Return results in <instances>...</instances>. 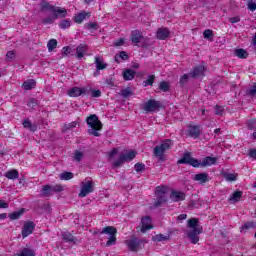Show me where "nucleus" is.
<instances>
[{"label":"nucleus","mask_w":256,"mask_h":256,"mask_svg":"<svg viewBox=\"0 0 256 256\" xmlns=\"http://www.w3.org/2000/svg\"><path fill=\"white\" fill-rule=\"evenodd\" d=\"M86 123L88 125V135H93L94 137H101V129H103V124L97 115L92 114L86 118Z\"/></svg>","instance_id":"nucleus-1"},{"label":"nucleus","mask_w":256,"mask_h":256,"mask_svg":"<svg viewBox=\"0 0 256 256\" xmlns=\"http://www.w3.org/2000/svg\"><path fill=\"white\" fill-rule=\"evenodd\" d=\"M95 191V182L91 178H86L80 184V193L79 197H87L90 193Z\"/></svg>","instance_id":"nucleus-2"},{"label":"nucleus","mask_w":256,"mask_h":256,"mask_svg":"<svg viewBox=\"0 0 256 256\" xmlns=\"http://www.w3.org/2000/svg\"><path fill=\"white\" fill-rule=\"evenodd\" d=\"M101 235H109L108 241L106 242L107 247H111V245H115L117 243V228L113 226H106L100 232Z\"/></svg>","instance_id":"nucleus-3"},{"label":"nucleus","mask_w":256,"mask_h":256,"mask_svg":"<svg viewBox=\"0 0 256 256\" xmlns=\"http://www.w3.org/2000/svg\"><path fill=\"white\" fill-rule=\"evenodd\" d=\"M172 145L173 142L171 140H164L160 146H156L154 148V154L160 159V161H165V157L163 156V154L165 153V151H169Z\"/></svg>","instance_id":"nucleus-4"},{"label":"nucleus","mask_w":256,"mask_h":256,"mask_svg":"<svg viewBox=\"0 0 256 256\" xmlns=\"http://www.w3.org/2000/svg\"><path fill=\"white\" fill-rule=\"evenodd\" d=\"M137 156V152L135 150H130L124 154H122L114 163V167H121L123 163L127 161H133L135 157Z\"/></svg>","instance_id":"nucleus-5"},{"label":"nucleus","mask_w":256,"mask_h":256,"mask_svg":"<svg viewBox=\"0 0 256 256\" xmlns=\"http://www.w3.org/2000/svg\"><path fill=\"white\" fill-rule=\"evenodd\" d=\"M179 164L185 163L186 165H191L192 167H201V162L199 160L191 157V153H186L184 156L178 160Z\"/></svg>","instance_id":"nucleus-6"},{"label":"nucleus","mask_w":256,"mask_h":256,"mask_svg":"<svg viewBox=\"0 0 256 256\" xmlns=\"http://www.w3.org/2000/svg\"><path fill=\"white\" fill-rule=\"evenodd\" d=\"M156 197L158 201L156 202V207H159L161 203H165L167 201V187L164 186H158L156 188Z\"/></svg>","instance_id":"nucleus-7"},{"label":"nucleus","mask_w":256,"mask_h":256,"mask_svg":"<svg viewBox=\"0 0 256 256\" xmlns=\"http://www.w3.org/2000/svg\"><path fill=\"white\" fill-rule=\"evenodd\" d=\"M87 87H72L68 90L69 97H81V95H87Z\"/></svg>","instance_id":"nucleus-8"},{"label":"nucleus","mask_w":256,"mask_h":256,"mask_svg":"<svg viewBox=\"0 0 256 256\" xmlns=\"http://www.w3.org/2000/svg\"><path fill=\"white\" fill-rule=\"evenodd\" d=\"M160 107L159 102L155 101V100H149L143 107L144 111H146V113H155V111H158Z\"/></svg>","instance_id":"nucleus-9"},{"label":"nucleus","mask_w":256,"mask_h":256,"mask_svg":"<svg viewBox=\"0 0 256 256\" xmlns=\"http://www.w3.org/2000/svg\"><path fill=\"white\" fill-rule=\"evenodd\" d=\"M153 227V223L151 222V217L145 216L141 219V233H146Z\"/></svg>","instance_id":"nucleus-10"},{"label":"nucleus","mask_w":256,"mask_h":256,"mask_svg":"<svg viewBox=\"0 0 256 256\" xmlns=\"http://www.w3.org/2000/svg\"><path fill=\"white\" fill-rule=\"evenodd\" d=\"M201 231H203V229H198L196 228V230H189L187 235L188 238L190 239L191 243H193L194 245L196 243H199V235H201Z\"/></svg>","instance_id":"nucleus-11"},{"label":"nucleus","mask_w":256,"mask_h":256,"mask_svg":"<svg viewBox=\"0 0 256 256\" xmlns=\"http://www.w3.org/2000/svg\"><path fill=\"white\" fill-rule=\"evenodd\" d=\"M185 192L179 191V190H174L170 194V199L171 201L174 202H179V201H185Z\"/></svg>","instance_id":"nucleus-12"},{"label":"nucleus","mask_w":256,"mask_h":256,"mask_svg":"<svg viewBox=\"0 0 256 256\" xmlns=\"http://www.w3.org/2000/svg\"><path fill=\"white\" fill-rule=\"evenodd\" d=\"M35 230V224L33 222H27L24 224L22 229V237H29Z\"/></svg>","instance_id":"nucleus-13"},{"label":"nucleus","mask_w":256,"mask_h":256,"mask_svg":"<svg viewBox=\"0 0 256 256\" xmlns=\"http://www.w3.org/2000/svg\"><path fill=\"white\" fill-rule=\"evenodd\" d=\"M169 35H171V32L167 28H159L156 32V37L160 41H165Z\"/></svg>","instance_id":"nucleus-14"},{"label":"nucleus","mask_w":256,"mask_h":256,"mask_svg":"<svg viewBox=\"0 0 256 256\" xmlns=\"http://www.w3.org/2000/svg\"><path fill=\"white\" fill-rule=\"evenodd\" d=\"M204 76H205V66L204 65L197 66L190 73V77H204Z\"/></svg>","instance_id":"nucleus-15"},{"label":"nucleus","mask_w":256,"mask_h":256,"mask_svg":"<svg viewBox=\"0 0 256 256\" xmlns=\"http://www.w3.org/2000/svg\"><path fill=\"white\" fill-rule=\"evenodd\" d=\"M88 47L86 44H80L76 48V56L77 59H83L85 57V54L87 53Z\"/></svg>","instance_id":"nucleus-16"},{"label":"nucleus","mask_w":256,"mask_h":256,"mask_svg":"<svg viewBox=\"0 0 256 256\" xmlns=\"http://www.w3.org/2000/svg\"><path fill=\"white\" fill-rule=\"evenodd\" d=\"M141 39H143V34L139 30L132 31L131 34V41L134 43V45H138V43H141Z\"/></svg>","instance_id":"nucleus-17"},{"label":"nucleus","mask_w":256,"mask_h":256,"mask_svg":"<svg viewBox=\"0 0 256 256\" xmlns=\"http://www.w3.org/2000/svg\"><path fill=\"white\" fill-rule=\"evenodd\" d=\"M193 179L194 181H198V183L203 185V183H207L209 181V174L207 173L196 174L194 175Z\"/></svg>","instance_id":"nucleus-18"},{"label":"nucleus","mask_w":256,"mask_h":256,"mask_svg":"<svg viewBox=\"0 0 256 256\" xmlns=\"http://www.w3.org/2000/svg\"><path fill=\"white\" fill-rule=\"evenodd\" d=\"M54 15V19H59V17H67V9L61 8V7H56L54 9V12H52Z\"/></svg>","instance_id":"nucleus-19"},{"label":"nucleus","mask_w":256,"mask_h":256,"mask_svg":"<svg viewBox=\"0 0 256 256\" xmlns=\"http://www.w3.org/2000/svg\"><path fill=\"white\" fill-rule=\"evenodd\" d=\"M217 163V158L213 157H206L203 159L202 162H200L201 167H210V165H215Z\"/></svg>","instance_id":"nucleus-20"},{"label":"nucleus","mask_w":256,"mask_h":256,"mask_svg":"<svg viewBox=\"0 0 256 256\" xmlns=\"http://www.w3.org/2000/svg\"><path fill=\"white\" fill-rule=\"evenodd\" d=\"M188 133L190 137L197 139V137H199V134L201 133V130L199 129V126H189Z\"/></svg>","instance_id":"nucleus-21"},{"label":"nucleus","mask_w":256,"mask_h":256,"mask_svg":"<svg viewBox=\"0 0 256 256\" xmlns=\"http://www.w3.org/2000/svg\"><path fill=\"white\" fill-rule=\"evenodd\" d=\"M95 65L97 71H103V69H107V63H105V61L99 57L95 58Z\"/></svg>","instance_id":"nucleus-22"},{"label":"nucleus","mask_w":256,"mask_h":256,"mask_svg":"<svg viewBox=\"0 0 256 256\" xmlns=\"http://www.w3.org/2000/svg\"><path fill=\"white\" fill-rule=\"evenodd\" d=\"M35 85H37V82H35V80L30 79L25 81L22 84L23 89H25V91H31V89H35Z\"/></svg>","instance_id":"nucleus-23"},{"label":"nucleus","mask_w":256,"mask_h":256,"mask_svg":"<svg viewBox=\"0 0 256 256\" xmlns=\"http://www.w3.org/2000/svg\"><path fill=\"white\" fill-rule=\"evenodd\" d=\"M199 222L197 219H190L188 220V227L190 228L189 231H195L197 229H203L201 226L198 224Z\"/></svg>","instance_id":"nucleus-24"},{"label":"nucleus","mask_w":256,"mask_h":256,"mask_svg":"<svg viewBox=\"0 0 256 256\" xmlns=\"http://www.w3.org/2000/svg\"><path fill=\"white\" fill-rule=\"evenodd\" d=\"M89 16V13L81 12L74 17V21L75 23H83V21H85V19H87Z\"/></svg>","instance_id":"nucleus-25"},{"label":"nucleus","mask_w":256,"mask_h":256,"mask_svg":"<svg viewBox=\"0 0 256 256\" xmlns=\"http://www.w3.org/2000/svg\"><path fill=\"white\" fill-rule=\"evenodd\" d=\"M62 238L68 243H77V239L70 232H63Z\"/></svg>","instance_id":"nucleus-26"},{"label":"nucleus","mask_w":256,"mask_h":256,"mask_svg":"<svg viewBox=\"0 0 256 256\" xmlns=\"http://www.w3.org/2000/svg\"><path fill=\"white\" fill-rule=\"evenodd\" d=\"M42 195L44 197H51V195H53V186H51V185L43 186Z\"/></svg>","instance_id":"nucleus-27"},{"label":"nucleus","mask_w":256,"mask_h":256,"mask_svg":"<svg viewBox=\"0 0 256 256\" xmlns=\"http://www.w3.org/2000/svg\"><path fill=\"white\" fill-rule=\"evenodd\" d=\"M235 55L239 59H247V57H249V53H247L245 49L241 48L235 50Z\"/></svg>","instance_id":"nucleus-28"},{"label":"nucleus","mask_w":256,"mask_h":256,"mask_svg":"<svg viewBox=\"0 0 256 256\" xmlns=\"http://www.w3.org/2000/svg\"><path fill=\"white\" fill-rule=\"evenodd\" d=\"M127 245L131 251H137L139 249V241L137 239H132L127 242Z\"/></svg>","instance_id":"nucleus-29"},{"label":"nucleus","mask_w":256,"mask_h":256,"mask_svg":"<svg viewBox=\"0 0 256 256\" xmlns=\"http://www.w3.org/2000/svg\"><path fill=\"white\" fill-rule=\"evenodd\" d=\"M241 197H243V192L236 191L230 196L229 201H232V203H237V201H239Z\"/></svg>","instance_id":"nucleus-30"},{"label":"nucleus","mask_w":256,"mask_h":256,"mask_svg":"<svg viewBox=\"0 0 256 256\" xmlns=\"http://www.w3.org/2000/svg\"><path fill=\"white\" fill-rule=\"evenodd\" d=\"M123 77H124L125 81H132V79H135V71H133V70L124 71Z\"/></svg>","instance_id":"nucleus-31"},{"label":"nucleus","mask_w":256,"mask_h":256,"mask_svg":"<svg viewBox=\"0 0 256 256\" xmlns=\"http://www.w3.org/2000/svg\"><path fill=\"white\" fill-rule=\"evenodd\" d=\"M7 179H19V172L17 170H10L5 173Z\"/></svg>","instance_id":"nucleus-32"},{"label":"nucleus","mask_w":256,"mask_h":256,"mask_svg":"<svg viewBox=\"0 0 256 256\" xmlns=\"http://www.w3.org/2000/svg\"><path fill=\"white\" fill-rule=\"evenodd\" d=\"M61 181H69L70 179H73V173L71 172H63L59 175Z\"/></svg>","instance_id":"nucleus-33"},{"label":"nucleus","mask_w":256,"mask_h":256,"mask_svg":"<svg viewBox=\"0 0 256 256\" xmlns=\"http://www.w3.org/2000/svg\"><path fill=\"white\" fill-rule=\"evenodd\" d=\"M18 256H35V251L32 249L24 248Z\"/></svg>","instance_id":"nucleus-34"},{"label":"nucleus","mask_w":256,"mask_h":256,"mask_svg":"<svg viewBox=\"0 0 256 256\" xmlns=\"http://www.w3.org/2000/svg\"><path fill=\"white\" fill-rule=\"evenodd\" d=\"M55 9H56V7L51 5V4H49V3H44L42 5V10L43 11H51V13H54Z\"/></svg>","instance_id":"nucleus-35"},{"label":"nucleus","mask_w":256,"mask_h":256,"mask_svg":"<svg viewBox=\"0 0 256 256\" xmlns=\"http://www.w3.org/2000/svg\"><path fill=\"white\" fill-rule=\"evenodd\" d=\"M224 178L226 181H237V174L235 173H225Z\"/></svg>","instance_id":"nucleus-36"},{"label":"nucleus","mask_w":256,"mask_h":256,"mask_svg":"<svg viewBox=\"0 0 256 256\" xmlns=\"http://www.w3.org/2000/svg\"><path fill=\"white\" fill-rule=\"evenodd\" d=\"M120 95L125 99H127V97H131V95H133V92H131L130 88H125L121 90Z\"/></svg>","instance_id":"nucleus-37"},{"label":"nucleus","mask_w":256,"mask_h":256,"mask_svg":"<svg viewBox=\"0 0 256 256\" xmlns=\"http://www.w3.org/2000/svg\"><path fill=\"white\" fill-rule=\"evenodd\" d=\"M47 47L49 52L53 51L57 47V41L55 39L49 40Z\"/></svg>","instance_id":"nucleus-38"},{"label":"nucleus","mask_w":256,"mask_h":256,"mask_svg":"<svg viewBox=\"0 0 256 256\" xmlns=\"http://www.w3.org/2000/svg\"><path fill=\"white\" fill-rule=\"evenodd\" d=\"M22 125L23 127H25V129H30V131H35V127H33V124H31V121H29V119L24 120Z\"/></svg>","instance_id":"nucleus-39"},{"label":"nucleus","mask_w":256,"mask_h":256,"mask_svg":"<svg viewBox=\"0 0 256 256\" xmlns=\"http://www.w3.org/2000/svg\"><path fill=\"white\" fill-rule=\"evenodd\" d=\"M159 89L160 91H163L164 93H167V91H169V82H161L159 85Z\"/></svg>","instance_id":"nucleus-40"},{"label":"nucleus","mask_w":256,"mask_h":256,"mask_svg":"<svg viewBox=\"0 0 256 256\" xmlns=\"http://www.w3.org/2000/svg\"><path fill=\"white\" fill-rule=\"evenodd\" d=\"M60 29H69L71 27V21L69 20H62L59 24Z\"/></svg>","instance_id":"nucleus-41"},{"label":"nucleus","mask_w":256,"mask_h":256,"mask_svg":"<svg viewBox=\"0 0 256 256\" xmlns=\"http://www.w3.org/2000/svg\"><path fill=\"white\" fill-rule=\"evenodd\" d=\"M247 7L249 11H256V0H248Z\"/></svg>","instance_id":"nucleus-42"},{"label":"nucleus","mask_w":256,"mask_h":256,"mask_svg":"<svg viewBox=\"0 0 256 256\" xmlns=\"http://www.w3.org/2000/svg\"><path fill=\"white\" fill-rule=\"evenodd\" d=\"M22 215H23L22 211H17V212L10 214L9 217L12 221H15V219H19V217H21Z\"/></svg>","instance_id":"nucleus-43"},{"label":"nucleus","mask_w":256,"mask_h":256,"mask_svg":"<svg viewBox=\"0 0 256 256\" xmlns=\"http://www.w3.org/2000/svg\"><path fill=\"white\" fill-rule=\"evenodd\" d=\"M55 19H57V18H55V15L53 14V16H49L47 18H44L43 23L45 25H51V23H53L55 21Z\"/></svg>","instance_id":"nucleus-44"},{"label":"nucleus","mask_w":256,"mask_h":256,"mask_svg":"<svg viewBox=\"0 0 256 256\" xmlns=\"http://www.w3.org/2000/svg\"><path fill=\"white\" fill-rule=\"evenodd\" d=\"M154 82H155V76L154 75H150L148 77V79L146 81H144V86L147 87L149 85H153Z\"/></svg>","instance_id":"nucleus-45"},{"label":"nucleus","mask_w":256,"mask_h":256,"mask_svg":"<svg viewBox=\"0 0 256 256\" xmlns=\"http://www.w3.org/2000/svg\"><path fill=\"white\" fill-rule=\"evenodd\" d=\"M98 27L99 26L95 22H90V23L85 24V28L88 29V30L93 29L95 31V30L98 29Z\"/></svg>","instance_id":"nucleus-46"},{"label":"nucleus","mask_w":256,"mask_h":256,"mask_svg":"<svg viewBox=\"0 0 256 256\" xmlns=\"http://www.w3.org/2000/svg\"><path fill=\"white\" fill-rule=\"evenodd\" d=\"M252 227H255V223L248 222V223H245V224L240 228V231H241V233H243V231H245L246 229H251Z\"/></svg>","instance_id":"nucleus-47"},{"label":"nucleus","mask_w":256,"mask_h":256,"mask_svg":"<svg viewBox=\"0 0 256 256\" xmlns=\"http://www.w3.org/2000/svg\"><path fill=\"white\" fill-rule=\"evenodd\" d=\"M215 114L216 115H225V107H223V106H216L215 107Z\"/></svg>","instance_id":"nucleus-48"},{"label":"nucleus","mask_w":256,"mask_h":256,"mask_svg":"<svg viewBox=\"0 0 256 256\" xmlns=\"http://www.w3.org/2000/svg\"><path fill=\"white\" fill-rule=\"evenodd\" d=\"M167 239H169V237L163 235V234H158L154 237V241H167Z\"/></svg>","instance_id":"nucleus-49"},{"label":"nucleus","mask_w":256,"mask_h":256,"mask_svg":"<svg viewBox=\"0 0 256 256\" xmlns=\"http://www.w3.org/2000/svg\"><path fill=\"white\" fill-rule=\"evenodd\" d=\"M134 169L137 173L143 171L145 169V164L143 163H136Z\"/></svg>","instance_id":"nucleus-50"},{"label":"nucleus","mask_w":256,"mask_h":256,"mask_svg":"<svg viewBox=\"0 0 256 256\" xmlns=\"http://www.w3.org/2000/svg\"><path fill=\"white\" fill-rule=\"evenodd\" d=\"M63 190H64V188L62 185L57 184V185L52 186L53 193H61V191H63Z\"/></svg>","instance_id":"nucleus-51"},{"label":"nucleus","mask_w":256,"mask_h":256,"mask_svg":"<svg viewBox=\"0 0 256 256\" xmlns=\"http://www.w3.org/2000/svg\"><path fill=\"white\" fill-rule=\"evenodd\" d=\"M7 61H13L15 59V51L11 50L6 53Z\"/></svg>","instance_id":"nucleus-52"},{"label":"nucleus","mask_w":256,"mask_h":256,"mask_svg":"<svg viewBox=\"0 0 256 256\" xmlns=\"http://www.w3.org/2000/svg\"><path fill=\"white\" fill-rule=\"evenodd\" d=\"M81 159H83V152L81 151H76L74 153V161H81Z\"/></svg>","instance_id":"nucleus-53"},{"label":"nucleus","mask_w":256,"mask_h":256,"mask_svg":"<svg viewBox=\"0 0 256 256\" xmlns=\"http://www.w3.org/2000/svg\"><path fill=\"white\" fill-rule=\"evenodd\" d=\"M203 37H204V39H209V38L213 37V30H211V29L205 30L203 33Z\"/></svg>","instance_id":"nucleus-54"},{"label":"nucleus","mask_w":256,"mask_h":256,"mask_svg":"<svg viewBox=\"0 0 256 256\" xmlns=\"http://www.w3.org/2000/svg\"><path fill=\"white\" fill-rule=\"evenodd\" d=\"M27 106L29 107V109H35V107H37V100L35 99H30L28 101Z\"/></svg>","instance_id":"nucleus-55"},{"label":"nucleus","mask_w":256,"mask_h":256,"mask_svg":"<svg viewBox=\"0 0 256 256\" xmlns=\"http://www.w3.org/2000/svg\"><path fill=\"white\" fill-rule=\"evenodd\" d=\"M119 153V150L117 148H113L110 152H108V158L111 160Z\"/></svg>","instance_id":"nucleus-56"},{"label":"nucleus","mask_w":256,"mask_h":256,"mask_svg":"<svg viewBox=\"0 0 256 256\" xmlns=\"http://www.w3.org/2000/svg\"><path fill=\"white\" fill-rule=\"evenodd\" d=\"M189 77H191V74H184V75L180 78V83H181V85H185V83H187Z\"/></svg>","instance_id":"nucleus-57"},{"label":"nucleus","mask_w":256,"mask_h":256,"mask_svg":"<svg viewBox=\"0 0 256 256\" xmlns=\"http://www.w3.org/2000/svg\"><path fill=\"white\" fill-rule=\"evenodd\" d=\"M115 47H121L125 45V38H120L114 42Z\"/></svg>","instance_id":"nucleus-58"},{"label":"nucleus","mask_w":256,"mask_h":256,"mask_svg":"<svg viewBox=\"0 0 256 256\" xmlns=\"http://www.w3.org/2000/svg\"><path fill=\"white\" fill-rule=\"evenodd\" d=\"M62 53H63V55L71 54V47H69V46L63 47Z\"/></svg>","instance_id":"nucleus-59"},{"label":"nucleus","mask_w":256,"mask_h":256,"mask_svg":"<svg viewBox=\"0 0 256 256\" xmlns=\"http://www.w3.org/2000/svg\"><path fill=\"white\" fill-rule=\"evenodd\" d=\"M77 125H79V122H77V121L71 122L67 125V129H75V127H77Z\"/></svg>","instance_id":"nucleus-60"},{"label":"nucleus","mask_w":256,"mask_h":256,"mask_svg":"<svg viewBox=\"0 0 256 256\" xmlns=\"http://www.w3.org/2000/svg\"><path fill=\"white\" fill-rule=\"evenodd\" d=\"M101 95V90H92L91 97H99Z\"/></svg>","instance_id":"nucleus-61"},{"label":"nucleus","mask_w":256,"mask_h":256,"mask_svg":"<svg viewBox=\"0 0 256 256\" xmlns=\"http://www.w3.org/2000/svg\"><path fill=\"white\" fill-rule=\"evenodd\" d=\"M119 57L120 59H123V61H127V59H129V56L124 51L120 52Z\"/></svg>","instance_id":"nucleus-62"},{"label":"nucleus","mask_w":256,"mask_h":256,"mask_svg":"<svg viewBox=\"0 0 256 256\" xmlns=\"http://www.w3.org/2000/svg\"><path fill=\"white\" fill-rule=\"evenodd\" d=\"M256 94V84L248 90V95H255Z\"/></svg>","instance_id":"nucleus-63"},{"label":"nucleus","mask_w":256,"mask_h":256,"mask_svg":"<svg viewBox=\"0 0 256 256\" xmlns=\"http://www.w3.org/2000/svg\"><path fill=\"white\" fill-rule=\"evenodd\" d=\"M249 156L252 158V159H256V150L255 149H252L249 151Z\"/></svg>","instance_id":"nucleus-64"}]
</instances>
